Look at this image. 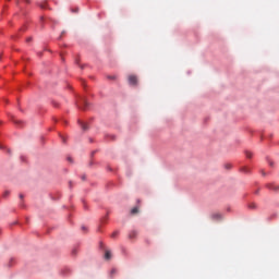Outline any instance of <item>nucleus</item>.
<instances>
[{"mask_svg":"<svg viewBox=\"0 0 279 279\" xmlns=\"http://www.w3.org/2000/svg\"><path fill=\"white\" fill-rule=\"evenodd\" d=\"M251 208H256V205H251Z\"/></svg>","mask_w":279,"mask_h":279,"instance_id":"f3484780","label":"nucleus"},{"mask_svg":"<svg viewBox=\"0 0 279 279\" xmlns=\"http://www.w3.org/2000/svg\"><path fill=\"white\" fill-rule=\"evenodd\" d=\"M119 236V231H114L112 234H111V239H117Z\"/></svg>","mask_w":279,"mask_h":279,"instance_id":"6e6552de","label":"nucleus"},{"mask_svg":"<svg viewBox=\"0 0 279 279\" xmlns=\"http://www.w3.org/2000/svg\"><path fill=\"white\" fill-rule=\"evenodd\" d=\"M20 199H23V194H20Z\"/></svg>","mask_w":279,"mask_h":279,"instance_id":"dca6fc26","label":"nucleus"},{"mask_svg":"<svg viewBox=\"0 0 279 279\" xmlns=\"http://www.w3.org/2000/svg\"><path fill=\"white\" fill-rule=\"evenodd\" d=\"M230 167H231L230 165H227V169H230Z\"/></svg>","mask_w":279,"mask_h":279,"instance_id":"a211bd4d","label":"nucleus"},{"mask_svg":"<svg viewBox=\"0 0 279 279\" xmlns=\"http://www.w3.org/2000/svg\"><path fill=\"white\" fill-rule=\"evenodd\" d=\"M111 274H117V269H112V270H111Z\"/></svg>","mask_w":279,"mask_h":279,"instance_id":"ddd939ff","label":"nucleus"},{"mask_svg":"<svg viewBox=\"0 0 279 279\" xmlns=\"http://www.w3.org/2000/svg\"><path fill=\"white\" fill-rule=\"evenodd\" d=\"M131 215H138V207H134L131 209Z\"/></svg>","mask_w":279,"mask_h":279,"instance_id":"0eeeda50","label":"nucleus"},{"mask_svg":"<svg viewBox=\"0 0 279 279\" xmlns=\"http://www.w3.org/2000/svg\"><path fill=\"white\" fill-rule=\"evenodd\" d=\"M39 8H41V10H46V9H47V3H45V2H44V3H40V4H39Z\"/></svg>","mask_w":279,"mask_h":279,"instance_id":"1a4fd4ad","label":"nucleus"},{"mask_svg":"<svg viewBox=\"0 0 279 279\" xmlns=\"http://www.w3.org/2000/svg\"><path fill=\"white\" fill-rule=\"evenodd\" d=\"M31 40H32V38H28V39H27V43H29Z\"/></svg>","mask_w":279,"mask_h":279,"instance_id":"6ab92c4d","label":"nucleus"},{"mask_svg":"<svg viewBox=\"0 0 279 279\" xmlns=\"http://www.w3.org/2000/svg\"><path fill=\"white\" fill-rule=\"evenodd\" d=\"M136 236H138V232H136V231H131L129 233V239H136Z\"/></svg>","mask_w":279,"mask_h":279,"instance_id":"20e7f679","label":"nucleus"},{"mask_svg":"<svg viewBox=\"0 0 279 279\" xmlns=\"http://www.w3.org/2000/svg\"><path fill=\"white\" fill-rule=\"evenodd\" d=\"M211 219H214V221H221V214H213Z\"/></svg>","mask_w":279,"mask_h":279,"instance_id":"f03ea898","label":"nucleus"},{"mask_svg":"<svg viewBox=\"0 0 279 279\" xmlns=\"http://www.w3.org/2000/svg\"><path fill=\"white\" fill-rule=\"evenodd\" d=\"M128 80L130 86H136V84H138V77H136V75H129Z\"/></svg>","mask_w":279,"mask_h":279,"instance_id":"f257e3e1","label":"nucleus"},{"mask_svg":"<svg viewBox=\"0 0 279 279\" xmlns=\"http://www.w3.org/2000/svg\"><path fill=\"white\" fill-rule=\"evenodd\" d=\"M68 160H70V162H71V157H69Z\"/></svg>","mask_w":279,"mask_h":279,"instance_id":"412c9836","label":"nucleus"},{"mask_svg":"<svg viewBox=\"0 0 279 279\" xmlns=\"http://www.w3.org/2000/svg\"><path fill=\"white\" fill-rule=\"evenodd\" d=\"M10 195V192L4 193V197H8Z\"/></svg>","mask_w":279,"mask_h":279,"instance_id":"f8f14e48","label":"nucleus"},{"mask_svg":"<svg viewBox=\"0 0 279 279\" xmlns=\"http://www.w3.org/2000/svg\"><path fill=\"white\" fill-rule=\"evenodd\" d=\"M112 258V253L110 251L105 252V260H110Z\"/></svg>","mask_w":279,"mask_h":279,"instance_id":"7ed1b4c3","label":"nucleus"},{"mask_svg":"<svg viewBox=\"0 0 279 279\" xmlns=\"http://www.w3.org/2000/svg\"><path fill=\"white\" fill-rule=\"evenodd\" d=\"M271 191H278L279 190V186L274 184V183H270L267 185Z\"/></svg>","mask_w":279,"mask_h":279,"instance_id":"423d86ee","label":"nucleus"},{"mask_svg":"<svg viewBox=\"0 0 279 279\" xmlns=\"http://www.w3.org/2000/svg\"><path fill=\"white\" fill-rule=\"evenodd\" d=\"M246 158H252V153L246 151Z\"/></svg>","mask_w":279,"mask_h":279,"instance_id":"9b49d317","label":"nucleus"},{"mask_svg":"<svg viewBox=\"0 0 279 279\" xmlns=\"http://www.w3.org/2000/svg\"><path fill=\"white\" fill-rule=\"evenodd\" d=\"M13 121H14L15 123H21V121H19V120H14V119H13Z\"/></svg>","mask_w":279,"mask_h":279,"instance_id":"4468645a","label":"nucleus"},{"mask_svg":"<svg viewBox=\"0 0 279 279\" xmlns=\"http://www.w3.org/2000/svg\"><path fill=\"white\" fill-rule=\"evenodd\" d=\"M22 1H25V3H29V0H22Z\"/></svg>","mask_w":279,"mask_h":279,"instance_id":"2eb2a0df","label":"nucleus"},{"mask_svg":"<svg viewBox=\"0 0 279 279\" xmlns=\"http://www.w3.org/2000/svg\"><path fill=\"white\" fill-rule=\"evenodd\" d=\"M78 125H81L83 132H86V130H88V126L86 125V123L78 121Z\"/></svg>","mask_w":279,"mask_h":279,"instance_id":"39448f33","label":"nucleus"},{"mask_svg":"<svg viewBox=\"0 0 279 279\" xmlns=\"http://www.w3.org/2000/svg\"><path fill=\"white\" fill-rule=\"evenodd\" d=\"M82 104H83V108H86V106H88V102L86 101V99H82Z\"/></svg>","mask_w":279,"mask_h":279,"instance_id":"9d476101","label":"nucleus"},{"mask_svg":"<svg viewBox=\"0 0 279 279\" xmlns=\"http://www.w3.org/2000/svg\"><path fill=\"white\" fill-rule=\"evenodd\" d=\"M243 171H247V168H243Z\"/></svg>","mask_w":279,"mask_h":279,"instance_id":"aec40b11","label":"nucleus"}]
</instances>
